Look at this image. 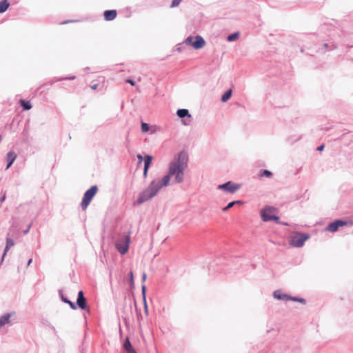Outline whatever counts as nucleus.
<instances>
[{"instance_id":"nucleus-3","label":"nucleus","mask_w":353,"mask_h":353,"mask_svg":"<svg viewBox=\"0 0 353 353\" xmlns=\"http://www.w3.org/2000/svg\"><path fill=\"white\" fill-rule=\"evenodd\" d=\"M261 217L264 221H276L279 220V216H276L277 210L274 207H267L261 210Z\"/></svg>"},{"instance_id":"nucleus-10","label":"nucleus","mask_w":353,"mask_h":353,"mask_svg":"<svg viewBox=\"0 0 353 353\" xmlns=\"http://www.w3.org/2000/svg\"><path fill=\"white\" fill-rule=\"evenodd\" d=\"M77 304L81 309L85 310L87 307L86 300L83 296V291H79L78 293Z\"/></svg>"},{"instance_id":"nucleus-1","label":"nucleus","mask_w":353,"mask_h":353,"mask_svg":"<svg viewBox=\"0 0 353 353\" xmlns=\"http://www.w3.org/2000/svg\"><path fill=\"white\" fill-rule=\"evenodd\" d=\"M188 154L183 151L181 152L178 154L176 161L170 164L168 174L164 176L161 181H152L148 188L139 195L136 203L141 204L152 198L162 187L170 184L171 176H174L175 183H182L184 179V171L188 167Z\"/></svg>"},{"instance_id":"nucleus-22","label":"nucleus","mask_w":353,"mask_h":353,"mask_svg":"<svg viewBox=\"0 0 353 353\" xmlns=\"http://www.w3.org/2000/svg\"><path fill=\"white\" fill-rule=\"evenodd\" d=\"M264 176L266 177H271L272 176V174L270 171L264 170L261 171V172L259 174V176L262 177Z\"/></svg>"},{"instance_id":"nucleus-29","label":"nucleus","mask_w":353,"mask_h":353,"mask_svg":"<svg viewBox=\"0 0 353 353\" xmlns=\"http://www.w3.org/2000/svg\"><path fill=\"white\" fill-rule=\"evenodd\" d=\"M137 158L139 159V165L141 164L142 163V161H143V156L141 154H138L137 155Z\"/></svg>"},{"instance_id":"nucleus-31","label":"nucleus","mask_w":353,"mask_h":353,"mask_svg":"<svg viewBox=\"0 0 353 353\" xmlns=\"http://www.w3.org/2000/svg\"><path fill=\"white\" fill-rule=\"evenodd\" d=\"M324 148H325V145L323 144L317 148V150L319 152H321L323 150Z\"/></svg>"},{"instance_id":"nucleus-19","label":"nucleus","mask_w":353,"mask_h":353,"mask_svg":"<svg viewBox=\"0 0 353 353\" xmlns=\"http://www.w3.org/2000/svg\"><path fill=\"white\" fill-rule=\"evenodd\" d=\"M14 245V241L10 238H7L6 246L5 248L4 254L3 257L6 255L8 250Z\"/></svg>"},{"instance_id":"nucleus-18","label":"nucleus","mask_w":353,"mask_h":353,"mask_svg":"<svg viewBox=\"0 0 353 353\" xmlns=\"http://www.w3.org/2000/svg\"><path fill=\"white\" fill-rule=\"evenodd\" d=\"M232 90L230 89L228 90L221 97L222 102H226L232 96Z\"/></svg>"},{"instance_id":"nucleus-25","label":"nucleus","mask_w":353,"mask_h":353,"mask_svg":"<svg viewBox=\"0 0 353 353\" xmlns=\"http://www.w3.org/2000/svg\"><path fill=\"white\" fill-rule=\"evenodd\" d=\"M149 129H150V127H149V125L148 123H142V124H141V130L143 132H148L149 130Z\"/></svg>"},{"instance_id":"nucleus-11","label":"nucleus","mask_w":353,"mask_h":353,"mask_svg":"<svg viewBox=\"0 0 353 353\" xmlns=\"http://www.w3.org/2000/svg\"><path fill=\"white\" fill-rule=\"evenodd\" d=\"M117 12L116 10H105L103 13L104 18L106 21H112L117 17Z\"/></svg>"},{"instance_id":"nucleus-7","label":"nucleus","mask_w":353,"mask_h":353,"mask_svg":"<svg viewBox=\"0 0 353 353\" xmlns=\"http://www.w3.org/2000/svg\"><path fill=\"white\" fill-rule=\"evenodd\" d=\"M129 244L130 236H127L123 241L116 243V248L121 254H125L128 251Z\"/></svg>"},{"instance_id":"nucleus-8","label":"nucleus","mask_w":353,"mask_h":353,"mask_svg":"<svg viewBox=\"0 0 353 353\" xmlns=\"http://www.w3.org/2000/svg\"><path fill=\"white\" fill-rule=\"evenodd\" d=\"M347 225V222L342 221V220H336L334 222H332L327 225L325 228L326 231L334 232H336L340 227L345 226Z\"/></svg>"},{"instance_id":"nucleus-12","label":"nucleus","mask_w":353,"mask_h":353,"mask_svg":"<svg viewBox=\"0 0 353 353\" xmlns=\"http://www.w3.org/2000/svg\"><path fill=\"white\" fill-rule=\"evenodd\" d=\"M17 158L16 154L10 151L6 155V160L8 161L7 169L9 168Z\"/></svg>"},{"instance_id":"nucleus-4","label":"nucleus","mask_w":353,"mask_h":353,"mask_svg":"<svg viewBox=\"0 0 353 353\" xmlns=\"http://www.w3.org/2000/svg\"><path fill=\"white\" fill-rule=\"evenodd\" d=\"M308 239V236L301 233H294L290 238L289 243L294 247H301L303 245L305 241Z\"/></svg>"},{"instance_id":"nucleus-21","label":"nucleus","mask_w":353,"mask_h":353,"mask_svg":"<svg viewBox=\"0 0 353 353\" xmlns=\"http://www.w3.org/2000/svg\"><path fill=\"white\" fill-rule=\"evenodd\" d=\"M236 203L241 204V203H242V201H232V202L229 203L228 204V205L223 209V211L228 210L229 209H230L232 207H233Z\"/></svg>"},{"instance_id":"nucleus-38","label":"nucleus","mask_w":353,"mask_h":353,"mask_svg":"<svg viewBox=\"0 0 353 353\" xmlns=\"http://www.w3.org/2000/svg\"><path fill=\"white\" fill-rule=\"evenodd\" d=\"M143 292H145V286H143Z\"/></svg>"},{"instance_id":"nucleus-20","label":"nucleus","mask_w":353,"mask_h":353,"mask_svg":"<svg viewBox=\"0 0 353 353\" xmlns=\"http://www.w3.org/2000/svg\"><path fill=\"white\" fill-rule=\"evenodd\" d=\"M123 347L128 353H130L132 350H134L128 339L124 343Z\"/></svg>"},{"instance_id":"nucleus-32","label":"nucleus","mask_w":353,"mask_h":353,"mask_svg":"<svg viewBox=\"0 0 353 353\" xmlns=\"http://www.w3.org/2000/svg\"><path fill=\"white\" fill-rule=\"evenodd\" d=\"M130 281L132 283L134 281V276H133V272L132 271H130Z\"/></svg>"},{"instance_id":"nucleus-9","label":"nucleus","mask_w":353,"mask_h":353,"mask_svg":"<svg viewBox=\"0 0 353 353\" xmlns=\"http://www.w3.org/2000/svg\"><path fill=\"white\" fill-rule=\"evenodd\" d=\"M273 296L275 299H277L293 300L295 301L301 302L302 303H305V300L303 299L292 298L287 294H282L281 292L279 290L274 292Z\"/></svg>"},{"instance_id":"nucleus-24","label":"nucleus","mask_w":353,"mask_h":353,"mask_svg":"<svg viewBox=\"0 0 353 353\" xmlns=\"http://www.w3.org/2000/svg\"><path fill=\"white\" fill-rule=\"evenodd\" d=\"M62 299H63V301L65 303H67L68 304H69V305L70 306V307H71V308H72V309H74V310H75V309L77 308V307H76L75 304H74L73 302H72V301H68V300L67 299H65V298H63Z\"/></svg>"},{"instance_id":"nucleus-15","label":"nucleus","mask_w":353,"mask_h":353,"mask_svg":"<svg viewBox=\"0 0 353 353\" xmlns=\"http://www.w3.org/2000/svg\"><path fill=\"white\" fill-rule=\"evenodd\" d=\"M176 114L180 118H184L188 117L189 119L191 118V115L189 114L188 110L186 109H179L176 112Z\"/></svg>"},{"instance_id":"nucleus-13","label":"nucleus","mask_w":353,"mask_h":353,"mask_svg":"<svg viewBox=\"0 0 353 353\" xmlns=\"http://www.w3.org/2000/svg\"><path fill=\"white\" fill-rule=\"evenodd\" d=\"M152 160V157L150 155H146L145 157V162H144V170H143V175L145 177L147 176L148 170L151 164Z\"/></svg>"},{"instance_id":"nucleus-35","label":"nucleus","mask_w":353,"mask_h":353,"mask_svg":"<svg viewBox=\"0 0 353 353\" xmlns=\"http://www.w3.org/2000/svg\"><path fill=\"white\" fill-rule=\"evenodd\" d=\"M97 86H98V85H97V84H94V85H91V87H90V88H91L92 90H95V89H97Z\"/></svg>"},{"instance_id":"nucleus-17","label":"nucleus","mask_w":353,"mask_h":353,"mask_svg":"<svg viewBox=\"0 0 353 353\" xmlns=\"http://www.w3.org/2000/svg\"><path fill=\"white\" fill-rule=\"evenodd\" d=\"M9 7L8 0H3L0 2V13L4 12Z\"/></svg>"},{"instance_id":"nucleus-33","label":"nucleus","mask_w":353,"mask_h":353,"mask_svg":"<svg viewBox=\"0 0 353 353\" xmlns=\"http://www.w3.org/2000/svg\"><path fill=\"white\" fill-rule=\"evenodd\" d=\"M5 199H6V194H3V195L0 199V202L1 203L5 201Z\"/></svg>"},{"instance_id":"nucleus-30","label":"nucleus","mask_w":353,"mask_h":353,"mask_svg":"<svg viewBox=\"0 0 353 353\" xmlns=\"http://www.w3.org/2000/svg\"><path fill=\"white\" fill-rule=\"evenodd\" d=\"M125 81H126V83H130L132 85H135L134 81L131 80V79H127Z\"/></svg>"},{"instance_id":"nucleus-16","label":"nucleus","mask_w":353,"mask_h":353,"mask_svg":"<svg viewBox=\"0 0 353 353\" xmlns=\"http://www.w3.org/2000/svg\"><path fill=\"white\" fill-rule=\"evenodd\" d=\"M19 103L23 107L24 110H28L31 109V108H32V105H31V103H30V101H27L21 99L19 101Z\"/></svg>"},{"instance_id":"nucleus-27","label":"nucleus","mask_w":353,"mask_h":353,"mask_svg":"<svg viewBox=\"0 0 353 353\" xmlns=\"http://www.w3.org/2000/svg\"><path fill=\"white\" fill-rule=\"evenodd\" d=\"M143 303H144V308H145V314L148 315V305H147L145 297L143 298Z\"/></svg>"},{"instance_id":"nucleus-37","label":"nucleus","mask_w":353,"mask_h":353,"mask_svg":"<svg viewBox=\"0 0 353 353\" xmlns=\"http://www.w3.org/2000/svg\"><path fill=\"white\" fill-rule=\"evenodd\" d=\"M130 353H137L135 350H132Z\"/></svg>"},{"instance_id":"nucleus-26","label":"nucleus","mask_w":353,"mask_h":353,"mask_svg":"<svg viewBox=\"0 0 353 353\" xmlns=\"http://www.w3.org/2000/svg\"><path fill=\"white\" fill-rule=\"evenodd\" d=\"M181 0H173L172 1V7H176V6H178L180 3Z\"/></svg>"},{"instance_id":"nucleus-28","label":"nucleus","mask_w":353,"mask_h":353,"mask_svg":"<svg viewBox=\"0 0 353 353\" xmlns=\"http://www.w3.org/2000/svg\"><path fill=\"white\" fill-rule=\"evenodd\" d=\"M74 79H75V76H71V77H69L61 78L59 80H66V79L74 80Z\"/></svg>"},{"instance_id":"nucleus-6","label":"nucleus","mask_w":353,"mask_h":353,"mask_svg":"<svg viewBox=\"0 0 353 353\" xmlns=\"http://www.w3.org/2000/svg\"><path fill=\"white\" fill-rule=\"evenodd\" d=\"M241 188V185L239 184H236L232 181H228L225 183L219 185L218 186V188L220 190H223L224 191H226L229 193L233 194L235 192H236L238 190H239Z\"/></svg>"},{"instance_id":"nucleus-36","label":"nucleus","mask_w":353,"mask_h":353,"mask_svg":"<svg viewBox=\"0 0 353 353\" xmlns=\"http://www.w3.org/2000/svg\"><path fill=\"white\" fill-rule=\"evenodd\" d=\"M32 262V259H30L28 262V266L30 265Z\"/></svg>"},{"instance_id":"nucleus-23","label":"nucleus","mask_w":353,"mask_h":353,"mask_svg":"<svg viewBox=\"0 0 353 353\" xmlns=\"http://www.w3.org/2000/svg\"><path fill=\"white\" fill-rule=\"evenodd\" d=\"M238 38H239V33L238 32L233 33V34H230L228 37V41H233L237 39Z\"/></svg>"},{"instance_id":"nucleus-5","label":"nucleus","mask_w":353,"mask_h":353,"mask_svg":"<svg viewBox=\"0 0 353 353\" xmlns=\"http://www.w3.org/2000/svg\"><path fill=\"white\" fill-rule=\"evenodd\" d=\"M185 43L191 46L196 50H199L205 46V41L201 36L188 37L185 39Z\"/></svg>"},{"instance_id":"nucleus-2","label":"nucleus","mask_w":353,"mask_h":353,"mask_svg":"<svg viewBox=\"0 0 353 353\" xmlns=\"http://www.w3.org/2000/svg\"><path fill=\"white\" fill-rule=\"evenodd\" d=\"M98 191V188L97 185L92 186L89 190H88L84 195L81 201V208L83 210H85L89 205L90 201L95 196Z\"/></svg>"},{"instance_id":"nucleus-14","label":"nucleus","mask_w":353,"mask_h":353,"mask_svg":"<svg viewBox=\"0 0 353 353\" xmlns=\"http://www.w3.org/2000/svg\"><path fill=\"white\" fill-rule=\"evenodd\" d=\"M11 314H6L0 318V328L10 322Z\"/></svg>"},{"instance_id":"nucleus-34","label":"nucleus","mask_w":353,"mask_h":353,"mask_svg":"<svg viewBox=\"0 0 353 353\" xmlns=\"http://www.w3.org/2000/svg\"><path fill=\"white\" fill-rule=\"evenodd\" d=\"M146 277H147L146 274H145V273H143V276H142V280H143V281H145V279H146Z\"/></svg>"}]
</instances>
